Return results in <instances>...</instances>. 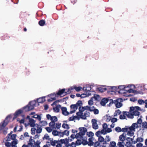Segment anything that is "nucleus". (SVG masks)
Listing matches in <instances>:
<instances>
[{
    "label": "nucleus",
    "mask_w": 147,
    "mask_h": 147,
    "mask_svg": "<svg viewBox=\"0 0 147 147\" xmlns=\"http://www.w3.org/2000/svg\"><path fill=\"white\" fill-rule=\"evenodd\" d=\"M79 130L80 131L75 136V138L77 139L78 138L82 139L85 141V143L83 144L84 145H86L88 144V142L87 141L84 140L83 139V136L85 135L87 131V129L84 127H81L79 128Z\"/></svg>",
    "instance_id": "f257e3e1"
},
{
    "label": "nucleus",
    "mask_w": 147,
    "mask_h": 147,
    "mask_svg": "<svg viewBox=\"0 0 147 147\" xmlns=\"http://www.w3.org/2000/svg\"><path fill=\"white\" fill-rule=\"evenodd\" d=\"M11 118V116L10 115H8L5 118V120L3 121L2 124L0 126V131L3 129L6 126L9 122V120H8V119H10Z\"/></svg>",
    "instance_id": "f03ea898"
},
{
    "label": "nucleus",
    "mask_w": 147,
    "mask_h": 147,
    "mask_svg": "<svg viewBox=\"0 0 147 147\" xmlns=\"http://www.w3.org/2000/svg\"><path fill=\"white\" fill-rule=\"evenodd\" d=\"M123 101V99L121 98H118L116 100H114V104L115 105L116 107L119 108L122 106V104L121 102Z\"/></svg>",
    "instance_id": "7ed1b4c3"
},
{
    "label": "nucleus",
    "mask_w": 147,
    "mask_h": 147,
    "mask_svg": "<svg viewBox=\"0 0 147 147\" xmlns=\"http://www.w3.org/2000/svg\"><path fill=\"white\" fill-rule=\"evenodd\" d=\"M126 140L127 141V142H126L125 146L127 147H130L133 143V140L132 138L130 137L127 138Z\"/></svg>",
    "instance_id": "20e7f679"
},
{
    "label": "nucleus",
    "mask_w": 147,
    "mask_h": 147,
    "mask_svg": "<svg viewBox=\"0 0 147 147\" xmlns=\"http://www.w3.org/2000/svg\"><path fill=\"white\" fill-rule=\"evenodd\" d=\"M92 86V85H90L88 84L86 85L85 87H83V89L86 92H90Z\"/></svg>",
    "instance_id": "39448f33"
},
{
    "label": "nucleus",
    "mask_w": 147,
    "mask_h": 147,
    "mask_svg": "<svg viewBox=\"0 0 147 147\" xmlns=\"http://www.w3.org/2000/svg\"><path fill=\"white\" fill-rule=\"evenodd\" d=\"M61 109L62 111V113L64 115L67 116L69 114V113L67 111V109L66 107H61Z\"/></svg>",
    "instance_id": "423d86ee"
},
{
    "label": "nucleus",
    "mask_w": 147,
    "mask_h": 147,
    "mask_svg": "<svg viewBox=\"0 0 147 147\" xmlns=\"http://www.w3.org/2000/svg\"><path fill=\"white\" fill-rule=\"evenodd\" d=\"M90 113L89 112L86 111L84 112V115L82 114V116L81 117V118L83 119H86V117L90 116Z\"/></svg>",
    "instance_id": "0eeeda50"
},
{
    "label": "nucleus",
    "mask_w": 147,
    "mask_h": 147,
    "mask_svg": "<svg viewBox=\"0 0 147 147\" xmlns=\"http://www.w3.org/2000/svg\"><path fill=\"white\" fill-rule=\"evenodd\" d=\"M22 112L23 111L21 109L16 111L14 114V117L13 118V119L17 117L18 115L22 113Z\"/></svg>",
    "instance_id": "6e6552de"
},
{
    "label": "nucleus",
    "mask_w": 147,
    "mask_h": 147,
    "mask_svg": "<svg viewBox=\"0 0 147 147\" xmlns=\"http://www.w3.org/2000/svg\"><path fill=\"white\" fill-rule=\"evenodd\" d=\"M126 135L125 134L123 133L122 134L120 135L119 137V140L123 142H124V141L125 140Z\"/></svg>",
    "instance_id": "1a4fd4ad"
},
{
    "label": "nucleus",
    "mask_w": 147,
    "mask_h": 147,
    "mask_svg": "<svg viewBox=\"0 0 147 147\" xmlns=\"http://www.w3.org/2000/svg\"><path fill=\"white\" fill-rule=\"evenodd\" d=\"M33 107H30L28 105H26L23 107V109L25 111H29L33 109Z\"/></svg>",
    "instance_id": "9d476101"
},
{
    "label": "nucleus",
    "mask_w": 147,
    "mask_h": 147,
    "mask_svg": "<svg viewBox=\"0 0 147 147\" xmlns=\"http://www.w3.org/2000/svg\"><path fill=\"white\" fill-rule=\"evenodd\" d=\"M123 113L124 114H125V115L127 116V117L128 118L131 119H133L134 118V115L133 114H132L129 112H127L126 111H124L123 112Z\"/></svg>",
    "instance_id": "9b49d317"
},
{
    "label": "nucleus",
    "mask_w": 147,
    "mask_h": 147,
    "mask_svg": "<svg viewBox=\"0 0 147 147\" xmlns=\"http://www.w3.org/2000/svg\"><path fill=\"white\" fill-rule=\"evenodd\" d=\"M109 99L108 98H103L100 102V105L103 106H104L105 104L109 101Z\"/></svg>",
    "instance_id": "f8f14e48"
},
{
    "label": "nucleus",
    "mask_w": 147,
    "mask_h": 147,
    "mask_svg": "<svg viewBox=\"0 0 147 147\" xmlns=\"http://www.w3.org/2000/svg\"><path fill=\"white\" fill-rule=\"evenodd\" d=\"M46 116L47 118L49 120H51V119H54L55 121H57L58 120L57 117L56 116H51L49 114H47Z\"/></svg>",
    "instance_id": "ddd939ff"
},
{
    "label": "nucleus",
    "mask_w": 147,
    "mask_h": 147,
    "mask_svg": "<svg viewBox=\"0 0 147 147\" xmlns=\"http://www.w3.org/2000/svg\"><path fill=\"white\" fill-rule=\"evenodd\" d=\"M51 122L49 123V125L50 127L53 129L55 128V122H56L57 121H55L54 120V119H51Z\"/></svg>",
    "instance_id": "4468645a"
},
{
    "label": "nucleus",
    "mask_w": 147,
    "mask_h": 147,
    "mask_svg": "<svg viewBox=\"0 0 147 147\" xmlns=\"http://www.w3.org/2000/svg\"><path fill=\"white\" fill-rule=\"evenodd\" d=\"M29 122L30 125L31 127H34L35 125V123L36 122V121L32 118L30 119Z\"/></svg>",
    "instance_id": "2eb2a0df"
},
{
    "label": "nucleus",
    "mask_w": 147,
    "mask_h": 147,
    "mask_svg": "<svg viewBox=\"0 0 147 147\" xmlns=\"http://www.w3.org/2000/svg\"><path fill=\"white\" fill-rule=\"evenodd\" d=\"M61 108V105H57L55 107L53 108L54 112L58 113L59 111V108Z\"/></svg>",
    "instance_id": "dca6fc26"
},
{
    "label": "nucleus",
    "mask_w": 147,
    "mask_h": 147,
    "mask_svg": "<svg viewBox=\"0 0 147 147\" xmlns=\"http://www.w3.org/2000/svg\"><path fill=\"white\" fill-rule=\"evenodd\" d=\"M36 102V100H34L33 101H30L29 102L28 105L30 107H33V109H34V107L35 106V105Z\"/></svg>",
    "instance_id": "f3484780"
},
{
    "label": "nucleus",
    "mask_w": 147,
    "mask_h": 147,
    "mask_svg": "<svg viewBox=\"0 0 147 147\" xmlns=\"http://www.w3.org/2000/svg\"><path fill=\"white\" fill-rule=\"evenodd\" d=\"M118 88L120 90L119 91H118V92L119 93L122 94L123 92H121V91L123 90H125V85L119 86L118 87ZM123 93H124V92H123Z\"/></svg>",
    "instance_id": "a211bd4d"
},
{
    "label": "nucleus",
    "mask_w": 147,
    "mask_h": 147,
    "mask_svg": "<svg viewBox=\"0 0 147 147\" xmlns=\"http://www.w3.org/2000/svg\"><path fill=\"white\" fill-rule=\"evenodd\" d=\"M45 97H42L38 98L37 100V102L38 103H42L45 100Z\"/></svg>",
    "instance_id": "6ab92c4d"
},
{
    "label": "nucleus",
    "mask_w": 147,
    "mask_h": 147,
    "mask_svg": "<svg viewBox=\"0 0 147 147\" xmlns=\"http://www.w3.org/2000/svg\"><path fill=\"white\" fill-rule=\"evenodd\" d=\"M39 124L41 127L45 126L47 125V123L46 121H41L40 122Z\"/></svg>",
    "instance_id": "aec40b11"
},
{
    "label": "nucleus",
    "mask_w": 147,
    "mask_h": 147,
    "mask_svg": "<svg viewBox=\"0 0 147 147\" xmlns=\"http://www.w3.org/2000/svg\"><path fill=\"white\" fill-rule=\"evenodd\" d=\"M60 134H62V136H61L62 137H63L64 135H66L67 136H68L69 134V131L66 130L64 131L63 132H60Z\"/></svg>",
    "instance_id": "412c9836"
},
{
    "label": "nucleus",
    "mask_w": 147,
    "mask_h": 147,
    "mask_svg": "<svg viewBox=\"0 0 147 147\" xmlns=\"http://www.w3.org/2000/svg\"><path fill=\"white\" fill-rule=\"evenodd\" d=\"M36 125H37V129L36 130V132L38 134L41 133L42 130V128L41 127H39V125L38 124H36Z\"/></svg>",
    "instance_id": "4be33fe9"
},
{
    "label": "nucleus",
    "mask_w": 147,
    "mask_h": 147,
    "mask_svg": "<svg viewBox=\"0 0 147 147\" xmlns=\"http://www.w3.org/2000/svg\"><path fill=\"white\" fill-rule=\"evenodd\" d=\"M18 144V140H17L13 141L11 144L12 147H17L16 145Z\"/></svg>",
    "instance_id": "5701e85b"
},
{
    "label": "nucleus",
    "mask_w": 147,
    "mask_h": 147,
    "mask_svg": "<svg viewBox=\"0 0 147 147\" xmlns=\"http://www.w3.org/2000/svg\"><path fill=\"white\" fill-rule=\"evenodd\" d=\"M65 89H63L61 90H59L58 92L57 93V94L58 95H61L63 93H65Z\"/></svg>",
    "instance_id": "b1692460"
},
{
    "label": "nucleus",
    "mask_w": 147,
    "mask_h": 147,
    "mask_svg": "<svg viewBox=\"0 0 147 147\" xmlns=\"http://www.w3.org/2000/svg\"><path fill=\"white\" fill-rule=\"evenodd\" d=\"M65 141H66V143H68L69 140L67 138H65V139H61L59 142L61 144H66Z\"/></svg>",
    "instance_id": "393cba45"
},
{
    "label": "nucleus",
    "mask_w": 147,
    "mask_h": 147,
    "mask_svg": "<svg viewBox=\"0 0 147 147\" xmlns=\"http://www.w3.org/2000/svg\"><path fill=\"white\" fill-rule=\"evenodd\" d=\"M60 132H61L58 131L56 130H54L52 132V134L53 136H57L59 135V134H60Z\"/></svg>",
    "instance_id": "a878e982"
},
{
    "label": "nucleus",
    "mask_w": 147,
    "mask_h": 147,
    "mask_svg": "<svg viewBox=\"0 0 147 147\" xmlns=\"http://www.w3.org/2000/svg\"><path fill=\"white\" fill-rule=\"evenodd\" d=\"M93 98L95 100L99 101L100 100V96L98 95H94Z\"/></svg>",
    "instance_id": "bb28decb"
},
{
    "label": "nucleus",
    "mask_w": 147,
    "mask_h": 147,
    "mask_svg": "<svg viewBox=\"0 0 147 147\" xmlns=\"http://www.w3.org/2000/svg\"><path fill=\"white\" fill-rule=\"evenodd\" d=\"M62 127L64 129L66 128L67 129H68L69 128V127L68 125L67 124H65L64 123H63L62 126Z\"/></svg>",
    "instance_id": "cd10ccee"
},
{
    "label": "nucleus",
    "mask_w": 147,
    "mask_h": 147,
    "mask_svg": "<svg viewBox=\"0 0 147 147\" xmlns=\"http://www.w3.org/2000/svg\"><path fill=\"white\" fill-rule=\"evenodd\" d=\"M45 21L43 20H41L38 22L39 24L41 26H43L45 24Z\"/></svg>",
    "instance_id": "c85d7f7f"
},
{
    "label": "nucleus",
    "mask_w": 147,
    "mask_h": 147,
    "mask_svg": "<svg viewBox=\"0 0 147 147\" xmlns=\"http://www.w3.org/2000/svg\"><path fill=\"white\" fill-rule=\"evenodd\" d=\"M88 144L89 146H92L94 144V142H93L92 138H90L88 139Z\"/></svg>",
    "instance_id": "c756f323"
},
{
    "label": "nucleus",
    "mask_w": 147,
    "mask_h": 147,
    "mask_svg": "<svg viewBox=\"0 0 147 147\" xmlns=\"http://www.w3.org/2000/svg\"><path fill=\"white\" fill-rule=\"evenodd\" d=\"M53 139H52V140H50L51 142V144L53 146H55V144L57 143V141L56 140H53Z\"/></svg>",
    "instance_id": "7c9ffc66"
},
{
    "label": "nucleus",
    "mask_w": 147,
    "mask_h": 147,
    "mask_svg": "<svg viewBox=\"0 0 147 147\" xmlns=\"http://www.w3.org/2000/svg\"><path fill=\"white\" fill-rule=\"evenodd\" d=\"M134 133L132 131L130 130H128L127 131V135L130 136H132L134 135Z\"/></svg>",
    "instance_id": "2f4dec72"
},
{
    "label": "nucleus",
    "mask_w": 147,
    "mask_h": 147,
    "mask_svg": "<svg viewBox=\"0 0 147 147\" xmlns=\"http://www.w3.org/2000/svg\"><path fill=\"white\" fill-rule=\"evenodd\" d=\"M116 143L115 142L113 141L110 142L109 145L110 147H117L116 146Z\"/></svg>",
    "instance_id": "473e14b6"
},
{
    "label": "nucleus",
    "mask_w": 147,
    "mask_h": 147,
    "mask_svg": "<svg viewBox=\"0 0 147 147\" xmlns=\"http://www.w3.org/2000/svg\"><path fill=\"white\" fill-rule=\"evenodd\" d=\"M109 101L110 102L107 105V106L108 107H110L112 104H114V100L112 99H109Z\"/></svg>",
    "instance_id": "72a5a7b5"
},
{
    "label": "nucleus",
    "mask_w": 147,
    "mask_h": 147,
    "mask_svg": "<svg viewBox=\"0 0 147 147\" xmlns=\"http://www.w3.org/2000/svg\"><path fill=\"white\" fill-rule=\"evenodd\" d=\"M41 115H42L41 114L38 115L37 114L35 115V118L37 119L39 121H40L41 119L40 116Z\"/></svg>",
    "instance_id": "f704fd0d"
},
{
    "label": "nucleus",
    "mask_w": 147,
    "mask_h": 147,
    "mask_svg": "<svg viewBox=\"0 0 147 147\" xmlns=\"http://www.w3.org/2000/svg\"><path fill=\"white\" fill-rule=\"evenodd\" d=\"M134 115L135 116H139L140 115V113L136 110H135L133 112Z\"/></svg>",
    "instance_id": "c9c22d12"
},
{
    "label": "nucleus",
    "mask_w": 147,
    "mask_h": 147,
    "mask_svg": "<svg viewBox=\"0 0 147 147\" xmlns=\"http://www.w3.org/2000/svg\"><path fill=\"white\" fill-rule=\"evenodd\" d=\"M92 127L94 129H98V126L97 123H94L92 125Z\"/></svg>",
    "instance_id": "e433bc0d"
},
{
    "label": "nucleus",
    "mask_w": 147,
    "mask_h": 147,
    "mask_svg": "<svg viewBox=\"0 0 147 147\" xmlns=\"http://www.w3.org/2000/svg\"><path fill=\"white\" fill-rule=\"evenodd\" d=\"M93 98H92L88 101V104L89 105L91 106L93 104Z\"/></svg>",
    "instance_id": "4c0bfd02"
},
{
    "label": "nucleus",
    "mask_w": 147,
    "mask_h": 147,
    "mask_svg": "<svg viewBox=\"0 0 147 147\" xmlns=\"http://www.w3.org/2000/svg\"><path fill=\"white\" fill-rule=\"evenodd\" d=\"M49 136L47 134H46L44 136L43 138V139L44 140L45 139L46 140H50L51 138H49Z\"/></svg>",
    "instance_id": "58836bf2"
},
{
    "label": "nucleus",
    "mask_w": 147,
    "mask_h": 147,
    "mask_svg": "<svg viewBox=\"0 0 147 147\" xmlns=\"http://www.w3.org/2000/svg\"><path fill=\"white\" fill-rule=\"evenodd\" d=\"M61 123H56V125L55 126V128H54V129H59L60 128V127H61Z\"/></svg>",
    "instance_id": "ea45409f"
},
{
    "label": "nucleus",
    "mask_w": 147,
    "mask_h": 147,
    "mask_svg": "<svg viewBox=\"0 0 147 147\" xmlns=\"http://www.w3.org/2000/svg\"><path fill=\"white\" fill-rule=\"evenodd\" d=\"M76 105H77V107L78 106L81 107L82 105V101L81 100H79L77 102Z\"/></svg>",
    "instance_id": "a19ab883"
},
{
    "label": "nucleus",
    "mask_w": 147,
    "mask_h": 147,
    "mask_svg": "<svg viewBox=\"0 0 147 147\" xmlns=\"http://www.w3.org/2000/svg\"><path fill=\"white\" fill-rule=\"evenodd\" d=\"M70 108L71 109H74V110L77 109H78L77 106L76 104L71 105Z\"/></svg>",
    "instance_id": "79ce46f5"
},
{
    "label": "nucleus",
    "mask_w": 147,
    "mask_h": 147,
    "mask_svg": "<svg viewBox=\"0 0 147 147\" xmlns=\"http://www.w3.org/2000/svg\"><path fill=\"white\" fill-rule=\"evenodd\" d=\"M98 140L99 142H102L103 141H104V139L103 137L100 136V137H98Z\"/></svg>",
    "instance_id": "37998d69"
},
{
    "label": "nucleus",
    "mask_w": 147,
    "mask_h": 147,
    "mask_svg": "<svg viewBox=\"0 0 147 147\" xmlns=\"http://www.w3.org/2000/svg\"><path fill=\"white\" fill-rule=\"evenodd\" d=\"M128 130V128L127 127V126H125V128H123L121 129V131L125 132L127 131Z\"/></svg>",
    "instance_id": "c03bdc74"
},
{
    "label": "nucleus",
    "mask_w": 147,
    "mask_h": 147,
    "mask_svg": "<svg viewBox=\"0 0 147 147\" xmlns=\"http://www.w3.org/2000/svg\"><path fill=\"white\" fill-rule=\"evenodd\" d=\"M115 130L117 132H119L121 131V128L119 127H117L115 128Z\"/></svg>",
    "instance_id": "a18cd8bd"
},
{
    "label": "nucleus",
    "mask_w": 147,
    "mask_h": 147,
    "mask_svg": "<svg viewBox=\"0 0 147 147\" xmlns=\"http://www.w3.org/2000/svg\"><path fill=\"white\" fill-rule=\"evenodd\" d=\"M142 128L144 127V128H146L147 127V122L145 121L142 123Z\"/></svg>",
    "instance_id": "49530a36"
},
{
    "label": "nucleus",
    "mask_w": 147,
    "mask_h": 147,
    "mask_svg": "<svg viewBox=\"0 0 147 147\" xmlns=\"http://www.w3.org/2000/svg\"><path fill=\"white\" fill-rule=\"evenodd\" d=\"M124 143V142H119L117 144V146L119 147H124V145L122 144V143Z\"/></svg>",
    "instance_id": "de8ad7c7"
},
{
    "label": "nucleus",
    "mask_w": 147,
    "mask_h": 147,
    "mask_svg": "<svg viewBox=\"0 0 147 147\" xmlns=\"http://www.w3.org/2000/svg\"><path fill=\"white\" fill-rule=\"evenodd\" d=\"M82 143V142L80 140H78L76 142V145H80Z\"/></svg>",
    "instance_id": "09e8293b"
},
{
    "label": "nucleus",
    "mask_w": 147,
    "mask_h": 147,
    "mask_svg": "<svg viewBox=\"0 0 147 147\" xmlns=\"http://www.w3.org/2000/svg\"><path fill=\"white\" fill-rule=\"evenodd\" d=\"M16 134H13L11 136V139L14 140H16Z\"/></svg>",
    "instance_id": "8fccbe9b"
},
{
    "label": "nucleus",
    "mask_w": 147,
    "mask_h": 147,
    "mask_svg": "<svg viewBox=\"0 0 147 147\" xmlns=\"http://www.w3.org/2000/svg\"><path fill=\"white\" fill-rule=\"evenodd\" d=\"M82 88L81 86H79L78 87H75L74 89H75L76 91L77 92H79L81 90Z\"/></svg>",
    "instance_id": "3c124183"
},
{
    "label": "nucleus",
    "mask_w": 147,
    "mask_h": 147,
    "mask_svg": "<svg viewBox=\"0 0 147 147\" xmlns=\"http://www.w3.org/2000/svg\"><path fill=\"white\" fill-rule=\"evenodd\" d=\"M138 103L140 105H142L144 103L145 101L142 99H139L138 101Z\"/></svg>",
    "instance_id": "603ef678"
},
{
    "label": "nucleus",
    "mask_w": 147,
    "mask_h": 147,
    "mask_svg": "<svg viewBox=\"0 0 147 147\" xmlns=\"http://www.w3.org/2000/svg\"><path fill=\"white\" fill-rule=\"evenodd\" d=\"M36 130V129L34 128H32L31 130V133L32 134L34 135L35 133V131Z\"/></svg>",
    "instance_id": "864d4df0"
},
{
    "label": "nucleus",
    "mask_w": 147,
    "mask_h": 147,
    "mask_svg": "<svg viewBox=\"0 0 147 147\" xmlns=\"http://www.w3.org/2000/svg\"><path fill=\"white\" fill-rule=\"evenodd\" d=\"M136 140L138 142H142L143 141L144 139L143 138L141 137H138L136 139Z\"/></svg>",
    "instance_id": "5fc2aeb1"
},
{
    "label": "nucleus",
    "mask_w": 147,
    "mask_h": 147,
    "mask_svg": "<svg viewBox=\"0 0 147 147\" xmlns=\"http://www.w3.org/2000/svg\"><path fill=\"white\" fill-rule=\"evenodd\" d=\"M87 134L88 136L90 137V136H94V133L92 131H90L88 133H87Z\"/></svg>",
    "instance_id": "6e6d98bb"
},
{
    "label": "nucleus",
    "mask_w": 147,
    "mask_h": 147,
    "mask_svg": "<svg viewBox=\"0 0 147 147\" xmlns=\"http://www.w3.org/2000/svg\"><path fill=\"white\" fill-rule=\"evenodd\" d=\"M79 110L80 112H82L85 110L84 107H80L79 108Z\"/></svg>",
    "instance_id": "4d7b16f0"
},
{
    "label": "nucleus",
    "mask_w": 147,
    "mask_h": 147,
    "mask_svg": "<svg viewBox=\"0 0 147 147\" xmlns=\"http://www.w3.org/2000/svg\"><path fill=\"white\" fill-rule=\"evenodd\" d=\"M131 126L134 128H138V125H137V123H133L132 124Z\"/></svg>",
    "instance_id": "13d9d810"
},
{
    "label": "nucleus",
    "mask_w": 147,
    "mask_h": 147,
    "mask_svg": "<svg viewBox=\"0 0 147 147\" xmlns=\"http://www.w3.org/2000/svg\"><path fill=\"white\" fill-rule=\"evenodd\" d=\"M45 129L48 132H51L52 131V129L51 128L48 127H47L45 128Z\"/></svg>",
    "instance_id": "bf43d9fd"
},
{
    "label": "nucleus",
    "mask_w": 147,
    "mask_h": 147,
    "mask_svg": "<svg viewBox=\"0 0 147 147\" xmlns=\"http://www.w3.org/2000/svg\"><path fill=\"white\" fill-rule=\"evenodd\" d=\"M136 91L135 90H133V89H131L128 90L127 91V92L129 93H134L136 92Z\"/></svg>",
    "instance_id": "052dcab7"
},
{
    "label": "nucleus",
    "mask_w": 147,
    "mask_h": 147,
    "mask_svg": "<svg viewBox=\"0 0 147 147\" xmlns=\"http://www.w3.org/2000/svg\"><path fill=\"white\" fill-rule=\"evenodd\" d=\"M5 145L7 147H10L11 146V143L9 142H5Z\"/></svg>",
    "instance_id": "680f3d73"
},
{
    "label": "nucleus",
    "mask_w": 147,
    "mask_h": 147,
    "mask_svg": "<svg viewBox=\"0 0 147 147\" xmlns=\"http://www.w3.org/2000/svg\"><path fill=\"white\" fill-rule=\"evenodd\" d=\"M100 132L101 134L105 135L107 134L106 130L105 129H102L101 131H100Z\"/></svg>",
    "instance_id": "e2e57ef3"
},
{
    "label": "nucleus",
    "mask_w": 147,
    "mask_h": 147,
    "mask_svg": "<svg viewBox=\"0 0 147 147\" xmlns=\"http://www.w3.org/2000/svg\"><path fill=\"white\" fill-rule=\"evenodd\" d=\"M135 128L132 127L131 126L128 128V130L131 131H135Z\"/></svg>",
    "instance_id": "0e129e2a"
},
{
    "label": "nucleus",
    "mask_w": 147,
    "mask_h": 147,
    "mask_svg": "<svg viewBox=\"0 0 147 147\" xmlns=\"http://www.w3.org/2000/svg\"><path fill=\"white\" fill-rule=\"evenodd\" d=\"M93 111L94 114L95 115L98 114L99 113L98 110V109H94V111Z\"/></svg>",
    "instance_id": "69168bd1"
},
{
    "label": "nucleus",
    "mask_w": 147,
    "mask_h": 147,
    "mask_svg": "<svg viewBox=\"0 0 147 147\" xmlns=\"http://www.w3.org/2000/svg\"><path fill=\"white\" fill-rule=\"evenodd\" d=\"M124 115H121L119 116L120 119H125V116Z\"/></svg>",
    "instance_id": "338daca9"
},
{
    "label": "nucleus",
    "mask_w": 147,
    "mask_h": 147,
    "mask_svg": "<svg viewBox=\"0 0 147 147\" xmlns=\"http://www.w3.org/2000/svg\"><path fill=\"white\" fill-rule=\"evenodd\" d=\"M107 125L106 123H104L102 125V127L103 129H106L107 127Z\"/></svg>",
    "instance_id": "774afa93"
}]
</instances>
